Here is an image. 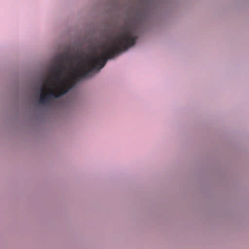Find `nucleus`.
<instances>
[{"mask_svg":"<svg viewBox=\"0 0 249 249\" xmlns=\"http://www.w3.org/2000/svg\"><path fill=\"white\" fill-rule=\"evenodd\" d=\"M138 26L127 23L114 37L102 45L99 52L85 58L63 54L55 58L54 64L48 70L49 77L45 81L48 88H43L39 96L38 103L44 107L50 106L54 99L66 94L74 86L77 81L91 77L98 72L108 59L133 46L136 43Z\"/></svg>","mask_w":249,"mask_h":249,"instance_id":"f257e3e1","label":"nucleus"}]
</instances>
